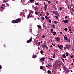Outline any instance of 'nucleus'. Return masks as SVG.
Masks as SVG:
<instances>
[{
	"label": "nucleus",
	"mask_w": 74,
	"mask_h": 74,
	"mask_svg": "<svg viewBox=\"0 0 74 74\" xmlns=\"http://www.w3.org/2000/svg\"><path fill=\"white\" fill-rule=\"evenodd\" d=\"M22 19L21 18H18L16 20H13L12 21V23H18L19 22H21Z\"/></svg>",
	"instance_id": "nucleus-1"
},
{
	"label": "nucleus",
	"mask_w": 74,
	"mask_h": 74,
	"mask_svg": "<svg viewBox=\"0 0 74 74\" xmlns=\"http://www.w3.org/2000/svg\"><path fill=\"white\" fill-rule=\"evenodd\" d=\"M61 65V64H58L56 63L55 64V67H56V68L58 67H59Z\"/></svg>",
	"instance_id": "nucleus-2"
},
{
	"label": "nucleus",
	"mask_w": 74,
	"mask_h": 74,
	"mask_svg": "<svg viewBox=\"0 0 74 74\" xmlns=\"http://www.w3.org/2000/svg\"><path fill=\"white\" fill-rule=\"evenodd\" d=\"M32 40H33V39L32 38H30L29 40L27 41V43H30V42H32Z\"/></svg>",
	"instance_id": "nucleus-3"
},
{
	"label": "nucleus",
	"mask_w": 74,
	"mask_h": 74,
	"mask_svg": "<svg viewBox=\"0 0 74 74\" xmlns=\"http://www.w3.org/2000/svg\"><path fill=\"white\" fill-rule=\"evenodd\" d=\"M55 14L56 15V16H58H58H59V13L58 11H56L55 13Z\"/></svg>",
	"instance_id": "nucleus-4"
},
{
	"label": "nucleus",
	"mask_w": 74,
	"mask_h": 74,
	"mask_svg": "<svg viewBox=\"0 0 74 74\" xmlns=\"http://www.w3.org/2000/svg\"><path fill=\"white\" fill-rule=\"evenodd\" d=\"M56 40L58 42H59V41H60V38H59V37H56Z\"/></svg>",
	"instance_id": "nucleus-5"
},
{
	"label": "nucleus",
	"mask_w": 74,
	"mask_h": 74,
	"mask_svg": "<svg viewBox=\"0 0 74 74\" xmlns=\"http://www.w3.org/2000/svg\"><path fill=\"white\" fill-rule=\"evenodd\" d=\"M47 45L46 44H45L44 45L42 46V47L43 48H46V47H47Z\"/></svg>",
	"instance_id": "nucleus-6"
},
{
	"label": "nucleus",
	"mask_w": 74,
	"mask_h": 74,
	"mask_svg": "<svg viewBox=\"0 0 74 74\" xmlns=\"http://www.w3.org/2000/svg\"><path fill=\"white\" fill-rule=\"evenodd\" d=\"M68 20H64V23H68Z\"/></svg>",
	"instance_id": "nucleus-7"
},
{
	"label": "nucleus",
	"mask_w": 74,
	"mask_h": 74,
	"mask_svg": "<svg viewBox=\"0 0 74 74\" xmlns=\"http://www.w3.org/2000/svg\"><path fill=\"white\" fill-rule=\"evenodd\" d=\"M45 58L44 57L41 58L40 60H42V61H44Z\"/></svg>",
	"instance_id": "nucleus-8"
},
{
	"label": "nucleus",
	"mask_w": 74,
	"mask_h": 74,
	"mask_svg": "<svg viewBox=\"0 0 74 74\" xmlns=\"http://www.w3.org/2000/svg\"><path fill=\"white\" fill-rule=\"evenodd\" d=\"M51 27L52 28H55V26L54 25V24H53L51 25Z\"/></svg>",
	"instance_id": "nucleus-9"
},
{
	"label": "nucleus",
	"mask_w": 74,
	"mask_h": 74,
	"mask_svg": "<svg viewBox=\"0 0 74 74\" xmlns=\"http://www.w3.org/2000/svg\"><path fill=\"white\" fill-rule=\"evenodd\" d=\"M66 73H69L70 72V70L69 69H66Z\"/></svg>",
	"instance_id": "nucleus-10"
},
{
	"label": "nucleus",
	"mask_w": 74,
	"mask_h": 74,
	"mask_svg": "<svg viewBox=\"0 0 74 74\" xmlns=\"http://www.w3.org/2000/svg\"><path fill=\"white\" fill-rule=\"evenodd\" d=\"M70 45H67L66 46V48H69L70 47Z\"/></svg>",
	"instance_id": "nucleus-11"
},
{
	"label": "nucleus",
	"mask_w": 74,
	"mask_h": 74,
	"mask_svg": "<svg viewBox=\"0 0 74 74\" xmlns=\"http://www.w3.org/2000/svg\"><path fill=\"white\" fill-rule=\"evenodd\" d=\"M38 9V7L36 6L34 7V10H37Z\"/></svg>",
	"instance_id": "nucleus-12"
},
{
	"label": "nucleus",
	"mask_w": 74,
	"mask_h": 74,
	"mask_svg": "<svg viewBox=\"0 0 74 74\" xmlns=\"http://www.w3.org/2000/svg\"><path fill=\"white\" fill-rule=\"evenodd\" d=\"M37 57V55H34L32 57L34 59H35Z\"/></svg>",
	"instance_id": "nucleus-13"
},
{
	"label": "nucleus",
	"mask_w": 74,
	"mask_h": 74,
	"mask_svg": "<svg viewBox=\"0 0 74 74\" xmlns=\"http://www.w3.org/2000/svg\"><path fill=\"white\" fill-rule=\"evenodd\" d=\"M29 16H30V13H29V15L27 16L28 18L27 19H29Z\"/></svg>",
	"instance_id": "nucleus-14"
},
{
	"label": "nucleus",
	"mask_w": 74,
	"mask_h": 74,
	"mask_svg": "<svg viewBox=\"0 0 74 74\" xmlns=\"http://www.w3.org/2000/svg\"><path fill=\"white\" fill-rule=\"evenodd\" d=\"M62 57H63V58H65L66 57V55H65V54H64L63 55H62Z\"/></svg>",
	"instance_id": "nucleus-15"
},
{
	"label": "nucleus",
	"mask_w": 74,
	"mask_h": 74,
	"mask_svg": "<svg viewBox=\"0 0 74 74\" xmlns=\"http://www.w3.org/2000/svg\"><path fill=\"white\" fill-rule=\"evenodd\" d=\"M53 35H56V32L55 31L53 32Z\"/></svg>",
	"instance_id": "nucleus-16"
},
{
	"label": "nucleus",
	"mask_w": 74,
	"mask_h": 74,
	"mask_svg": "<svg viewBox=\"0 0 74 74\" xmlns=\"http://www.w3.org/2000/svg\"><path fill=\"white\" fill-rule=\"evenodd\" d=\"M66 41L67 42H70V39H67V40H66Z\"/></svg>",
	"instance_id": "nucleus-17"
},
{
	"label": "nucleus",
	"mask_w": 74,
	"mask_h": 74,
	"mask_svg": "<svg viewBox=\"0 0 74 74\" xmlns=\"http://www.w3.org/2000/svg\"><path fill=\"white\" fill-rule=\"evenodd\" d=\"M60 48L61 49H63V45H61L60 46Z\"/></svg>",
	"instance_id": "nucleus-18"
},
{
	"label": "nucleus",
	"mask_w": 74,
	"mask_h": 74,
	"mask_svg": "<svg viewBox=\"0 0 74 74\" xmlns=\"http://www.w3.org/2000/svg\"><path fill=\"white\" fill-rule=\"evenodd\" d=\"M38 28H39V29H41V25H39L38 26Z\"/></svg>",
	"instance_id": "nucleus-19"
},
{
	"label": "nucleus",
	"mask_w": 74,
	"mask_h": 74,
	"mask_svg": "<svg viewBox=\"0 0 74 74\" xmlns=\"http://www.w3.org/2000/svg\"><path fill=\"white\" fill-rule=\"evenodd\" d=\"M68 38H67V37H65L64 38V39L65 40H67Z\"/></svg>",
	"instance_id": "nucleus-20"
},
{
	"label": "nucleus",
	"mask_w": 74,
	"mask_h": 74,
	"mask_svg": "<svg viewBox=\"0 0 74 74\" xmlns=\"http://www.w3.org/2000/svg\"><path fill=\"white\" fill-rule=\"evenodd\" d=\"M38 13H39V12H38L37 11L35 12L36 15H38Z\"/></svg>",
	"instance_id": "nucleus-21"
},
{
	"label": "nucleus",
	"mask_w": 74,
	"mask_h": 74,
	"mask_svg": "<svg viewBox=\"0 0 74 74\" xmlns=\"http://www.w3.org/2000/svg\"><path fill=\"white\" fill-rule=\"evenodd\" d=\"M54 23H55V24H56H56H57V23H58V22L56 21H55L54 22Z\"/></svg>",
	"instance_id": "nucleus-22"
},
{
	"label": "nucleus",
	"mask_w": 74,
	"mask_h": 74,
	"mask_svg": "<svg viewBox=\"0 0 74 74\" xmlns=\"http://www.w3.org/2000/svg\"><path fill=\"white\" fill-rule=\"evenodd\" d=\"M48 73H49V74L50 73H51V71L50 70H48L47 71Z\"/></svg>",
	"instance_id": "nucleus-23"
},
{
	"label": "nucleus",
	"mask_w": 74,
	"mask_h": 74,
	"mask_svg": "<svg viewBox=\"0 0 74 74\" xmlns=\"http://www.w3.org/2000/svg\"><path fill=\"white\" fill-rule=\"evenodd\" d=\"M64 30L65 31H67V28H65L64 29Z\"/></svg>",
	"instance_id": "nucleus-24"
},
{
	"label": "nucleus",
	"mask_w": 74,
	"mask_h": 74,
	"mask_svg": "<svg viewBox=\"0 0 74 74\" xmlns=\"http://www.w3.org/2000/svg\"><path fill=\"white\" fill-rule=\"evenodd\" d=\"M40 69L41 70H42V69H43V67H42V66H40Z\"/></svg>",
	"instance_id": "nucleus-25"
},
{
	"label": "nucleus",
	"mask_w": 74,
	"mask_h": 74,
	"mask_svg": "<svg viewBox=\"0 0 74 74\" xmlns=\"http://www.w3.org/2000/svg\"><path fill=\"white\" fill-rule=\"evenodd\" d=\"M61 59H62V60H63V62H64V60L63 59V58H61Z\"/></svg>",
	"instance_id": "nucleus-26"
},
{
	"label": "nucleus",
	"mask_w": 74,
	"mask_h": 74,
	"mask_svg": "<svg viewBox=\"0 0 74 74\" xmlns=\"http://www.w3.org/2000/svg\"><path fill=\"white\" fill-rule=\"evenodd\" d=\"M29 1L30 2H31V3H33V1H34V0H29Z\"/></svg>",
	"instance_id": "nucleus-27"
},
{
	"label": "nucleus",
	"mask_w": 74,
	"mask_h": 74,
	"mask_svg": "<svg viewBox=\"0 0 74 74\" xmlns=\"http://www.w3.org/2000/svg\"><path fill=\"white\" fill-rule=\"evenodd\" d=\"M54 17L55 18H56V19H58V17L57 16H55Z\"/></svg>",
	"instance_id": "nucleus-28"
},
{
	"label": "nucleus",
	"mask_w": 74,
	"mask_h": 74,
	"mask_svg": "<svg viewBox=\"0 0 74 74\" xmlns=\"http://www.w3.org/2000/svg\"><path fill=\"white\" fill-rule=\"evenodd\" d=\"M66 56H68L69 55V54H68V53L67 52H66Z\"/></svg>",
	"instance_id": "nucleus-29"
},
{
	"label": "nucleus",
	"mask_w": 74,
	"mask_h": 74,
	"mask_svg": "<svg viewBox=\"0 0 74 74\" xmlns=\"http://www.w3.org/2000/svg\"><path fill=\"white\" fill-rule=\"evenodd\" d=\"M48 3L49 4H51V1H48Z\"/></svg>",
	"instance_id": "nucleus-30"
},
{
	"label": "nucleus",
	"mask_w": 74,
	"mask_h": 74,
	"mask_svg": "<svg viewBox=\"0 0 74 74\" xmlns=\"http://www.w3.org/2000/svg\"><path fill=\"white\" fill-rule=\"evenodd\" d=\"M46 67H49V65L48 66L47 65H46Z\"/></svg>",
	"instance_id": "nucleus-31"
},
{
	"label": "nucleus",
	"mask_w": 74,
	"mask_h": 74,
	"mask_svg": "<svg viewBox=\"0 0 74 74\" xmlns=\"http://www.w3.org/2000/svg\"><path fill=\"white\" fill-rule=\"evenodd\" d=\"M40 44V42H38V45H39Z\"/></svg>",
	"instance_id": "nucleus-32"
},
{
	"label": "nucleus",
	"mask_w": 74,
	"mask_h": 74,
	"mask_svg": "<svg viewBox=\"0 0 74 74\" xmlns=\"http://www.w3.org/2000/svg\"><path fill=\"white\" fill-rule=\"evenodd\" d=\"M41 54H43L44 52H43V51H42L41 52Z\"/></svg>",
	"instance_id": "nucleus-33"
},
{
	"label": "nucleus",
	"mask_w": 74,
	"mask_h": 74,
	"mask_svg": "<svg viewBox=\"0 0 74 74\" xmlns=\"http://www.w3.org/2000/svg\"><path fill=\"white\" fill-rule=\"evenodd\" d=\"M35 4H36V5H39V4L37 3H35Z\"/></svg>",
	"instance_id": "nucleus-34"
},
{
	"label": "nucleus",
	"mask_w": 74,
	"mask_h": 74,
	"mask_svg": "<svg viewBox=\"0 0 74 74\" xmlns=\"http://www.w3.org/2000/svg\"><path fill=\"white\" fill-rule=\"evenodd\" d=\"M53 29H52L51 30V32L52 33H53Z\"/></svg>",
	"instance_id": "nucleus-35"
},
{
	"label": "nucleus",
	"mask_w": 74,
	"mask_h": 74,
	"mask_svg": "<svg viewBox=\"0 0 74 74\" xmlns=\"http://www.w3.org/2000/svg\"><path fill=\"white\" fill-rule=\"evenodd\" d=\"M62 10V8L60 7V8L59 10Z\"/></svg>",
	"instance_id": "nucleus-36"
},
{
	"label": "nucleus",
	"mask_w": 74,
	"mask_h": 74,
	"mask_svg": "<svg viewBox=\"0 0 74 74\" xmlns=\"http://www.w3.org/2000/svg\"><path fill=\"white\" fill-rule=\"evenodd\" d=\"M50 18V16H49V17H47V19H49Z\"/></svg>",
	"instance_id": "nucleus-37"
},
{
	"label": "nucleus",
	"mask_w": 74,
	"mask_h": 74,
	"mask_svg": "<svg viewBox=\"0 0 74 74\" xmlns=\"http://www.w3.org/2000/svg\"><path fill=\"white\" fill-rule=\"evenodd\" d=\"M49 23H51V21L50 20H49Z\"/></svg>",
	"instance_id": "nucleus-38"
},
{
	"label": "nucleus",
	"mask_w": 74,
	"mask_h": 74,
	"mask_svg": "<svg viewBox=\"0 0 74 74\" xmlns=\"http://www.w3.org/2000/svg\"><path fill=\"white\" fill-rule=\"evenodd\" d=\"M52 45H53V46H55V45L53 43H52Z\"/></svg>",
	"instance_id": "nucleus-39"
},
{
	"label": "nucleus",
	"mask_w": 74,
	"mask_h": 74,
	"mask_svg": "<svg viewBox=\"0 0 74 74\" xmlns=\"http://www.w3.org/2000/svg\"><path fill=\"white\" fill-rule=\"evenodd\" d=\"M2 68V66H1L0 65V69H1Z\"/></svg>",
	"instance_id": "nucleus-40"
},
{
	"label": "nucleus",
	"mask_w": 74,
	"mask_h": 74,
	"mask_svg": "<svg viewBox=\"0 0 74 74\" xmlns=\"http://www.w3.org/2000/svg\"><path fill=\"white\" fill-rule=\"evenodd\" d=\"M42 20H44V17H43L42 18Z\"/></svg>",
	"instance_id": "nucleus-41"
},
{
	"label": "nucleus",
	"mask_w": 74,
	"mask_h": 74,
	"mask_svg": "<svg viewBox=\"0 0 74 74\" xmlns=\"http://www.w3.org/2000/svg\"><path fill=\"white\" fill-rule=\"evenodd\" d=\"M42 38H45V36H44V35L42 36Z\"/></svg>",
	"instance_id": "nucleus-42"
},
{
	"label": "nucleus",
	"mask_w": 74,
	"mask_h": 74,
	"mask_svg": "<svg viewBox=\"0 0 74 74\" xmlns=\"http://www.w3.org/2000/svg\"><path fill=\"white\" fill-rule=\"evenodd\" d=\"M70 28H71V27L70 26H69L68 28L69 29H70Z\"/></svg>",
	"instance_id": "nucleus-43"
},
{
	"label": "nucleus",
	"mask_w": 74,
	"mask_h": 74,
	"mask_svg": "<svg viewBox=\"0 0 74 74\" xmlns=\"http://www.w3.org/2000/svg\"><path fill=\"white\" fill-rule=\"evenodd\" d=\"M44 8L45 9H47V7H44Z\"/></svg>",
	"instance_id": "nucleus-44"
},
{
	"label": "nucleus",
	"mask_w": 74,
	"mask_h": 74,
	"mask_svg": "<svg viewBox=\"0 0 74 74\" xmlns=\"http://www.w3.org/2000/svg\"><path fill=\"white\" fill-rule=\"evenodd\" d=\"M72 58H73V55H72V56H70Z\"/></svg>",
	"instance_id": "nucleus-45"
},
{
	"label": "nucleus",
	"mask_w": 74,
	"mask_h": 74,
	"mask_svg": "<svg viewBox=\"0 0 74 74\" xmlns=\"http://www.w3.org/2000/svg\"><path fill=\"white\" fill-rule=\"evenodd\" d=\"M64 70H65V71H66L67 70V69H66V68H64Z\"/></svg>",
	"instance_id": "nucleus-46"
},
{
	"label": "nucleus",
	"mask_w": 74,
	"mask_h": 74,
	"mask_svg": "<svg viewBox=\"0 0 74 74\" xmlns=\"http://www.w3.org/2000/svg\"><path fill=\"white\" fill-rule=\"evenodd\" d=\"M5 4H3H3H2V6H4V7H5Z\"/></svg>",
	"instance_id": "nucleus-47"
},
{
	"label": "nucleus",
	"mask_w": 74,
	"mask_h": 74,
	"mask_svg": "<svg viewBox=\"0 0 74 74\" xmlns=\"http://www.w3.org/2000/svg\"><path fill=\"white\" fill-rule=\"evenodd\" d=\"M73 64H74V63H72L71 64V65H72V66H73Z\"/></svg>",
	"instance_id": "nucleus-48"
},
{
	"label": "nucleus",
	"mask_w": 74,
	"mask_h": 74,
	"mask_svg": "<svg viewBox=\"0 0 74 74\" xmlns=\"http://www.w3.org/2000/svg\"><path fill=\"white\" fill-rule=\"evenodd\" d=\"M32 8L33 9V8H34V5H32Z\"/></svg>",
	"instance_id": "nucleus-49"
},
{
	"label": "nucleus",
	"mask_w": 74,
	"mask_h": 74,
	"mask_svg": "<svg viewBox=\"0 0 74 74\" xmlns=\"http://www.w3.org/2000/svg\"><path fill=\"white\" fill-rule=\"evenodd\" d=\"M53 58H55V55H53Z\"/></svg>",
	"instance_id": "nucleus-50"
},
{
	"label": "nucleus",
	"mask_w": 74,
	"mask_h": 74,
	"mask_svg": "<svg viewBox=\"0 0 74 74\" xmlns=\"http://www.w3.org/2000/svg\"><path fill=\"white\" fill-rule=\"evenodd\" d=\"M58 1H56V4H58Z\"/></svg>",
	"instance_id": "nucleus-51"
},
{
	"label": "nucleus",
	"mask_w": 74,
	"mask_h": 74,
	"mask_svg": "<svg viewBox=\"0 0 74 74\" xmlns=\"http://www.w3.org/2000/svg\"><path fill=\"white\" fill-rule=\"evenodd\" d=\"M22 14H23V13L21 12V13H20V14L21 15H22Z\"/></svg>",
	"instance_id": "nucleus-52"
},
{
	"label": "nucleus",
	"mask_w": 74,
	"mask_h": 74,
	"mask_svg": "<svg viewBox=\"0 0 74 74\" xmlns=\"http://www.w3.org/2000/svg\"><path fill=\"white\" fill-rule=\"evenodd\" d=\"M65 19H67V16H66L65 18Z\"/></svg>",
	"instance_id": "nucleus-53"
},
{
	"label": "nucleus",
	"mask_w": 74,
	"mask_h": 74,
	"mask_svg": "<svg viewBox=\"0 0 74 74\" xmlns=\"http://www.w3.org/2000/svg\"><path fill=\"white\" fill-rule=\"evenodd\" d=\"M71 14L73 15V12H71Z\"/></svg>",
	"instance_id": "nucleus-54"
},
{
	"label": "nucleus",
	"mask_w": 74,
	"mask_h": 74,
	"mask_svg": "<svg viewBox=\"0 0 74 74\" xmlns=\"http://www.w3.org/2000/svg\"><path fill=\"white\" fill-rule=\"evenodd\" d=\"M45 18L46 19L48 18L47 17V16H45Z\"/></svg>",
	"instance_id": "nucleus-55"
},
{
	"label": "nucleus",
	"mask_w": 74,
	"mask_h": 74,
	"mask_svg": "<svg viewBox=\"0 0 74 74\" xmlns=\"http://www.w3.org/2000/svg\"><path fill=\"white\" fill-rule=\"evenodd\" d=\"M7 1H8L7 0H6L5 1H4V3H6V2H7Z\"/></svg>",
	"instance_id": "nucleus-56"
},
{
	"label": "nucleus",
	"mask_w": 74,
	"mask_h": 74,
	"mask_svg": "<svg viewBox=\"0 0 74 74\" xmlns=\"http://www.w3.org/2000/svg\"><path fill=\"white\" fill-rule=\"evenodd\" d=\"M3 8H4V7L3 6L1 7V8H2V9H3Z\"/></svg>",
	"instance_id": "nucleus-57"
},
{
	"label": "nucleus",
	"mask_w": 74,
	"mask_h": 74,
	"mask_svg": "<svg viewBox=\"0 0 74 74\" xmlns=\"http://www.w3.org/2000/svg\"><path fill=\"white\" fill-rule=\"evenodd\" d=\"M45 5V7H47V5H46V4L45 5Z\"/></svg>",
	"instance_id": "nucleus-58"
},
{
	"label": "nucleus",
	"mask_w": 74,
	"mask_h": 74,
	"mask_svg": "<svg viewBox=\"0 0 74 74\" xmlns=\"http://www.w3.org/2000/svg\"><path fill=\"white\" fill-rule=\"evenodd\" d=\"M44 24V23H43V27H45V26H44V24Z\"/></svg>",
	"instance_id": "nucleus-59"
},
{
	"label": "nucleus",
	"mask_w": 74,
	"mask_h": 74,
	"mask_svg": "<svg viewBox=\"0 0 74 74\" xmlns=\"http://www.w3.org/2000/svg\"><path fill=\"white\" fill-rule=\"evenodd\" d=\"M47 15H49V13L48 12L47 13Z\"/></svg>",
	"instance_id": "nucleus-60"
},
{
	"label": "nucleus",
	"mask_w": 74,
	"mask_h": 74,
	"mask_svg": "<svg viewBox=\"0 0 74 74\" xmlns=\"http://www.w3.org/2000/svg\"><path fill=\"white\" fill-rule=\"evenodd\" d=\"M44 62H42V65H43V64H44Z\"/></svg>",
	"instance_id": "nucleus-61"
},
{
	"label": "nucleus",
	"mask_w": 74,
	"mask_h": 74,
	"mask_svg": "<svg viewBox=\"0 0 74 74\" xmlns=\"http://www.w3.org/2000/svg\"><path fill=\"white\" fill-rule=\"evenodd\" d=\"M55 11H53V13H54V14H55Z\"/></svg>",
	"instance_id": "nucleus-62"
},
{
	"label": "nucleus",
	"mask_w": 74,
	"mask_h": 74,
	"mask_svg": "<svg viewBox=\"0 0 74 74\" xmlns=\"http://www.w3.org/2000/svg\"><path fill=\"white\" fill-rule=\"evenodd\" d=\"M40 16H42V14H40Z\"/></svg>",
	"instance_id": "nucleus-63"
},
{
	"label": "nucleus",
	"mask_w": 74,
	"mask_h": 74,
	"mask_svg": "<svg viewBox=\"0 0 74 74\" xmlns=\"http://www.w3.org/2000/svg\"><path fill=\"white\" fill-rule=\"evenodd\" d=\"M73 43L74 44V40H73Z\"/></svg>",
	"instance_id": "nucleus-64"
}]
</instances>
